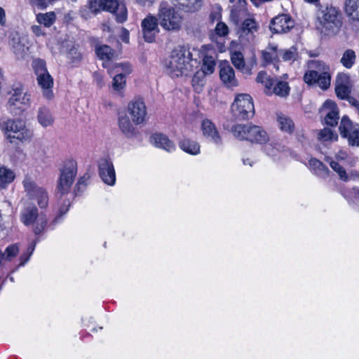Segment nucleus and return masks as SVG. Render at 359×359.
I'll list each match as a JSON object with an SVG mask.
<instances>
[{
    "label": "nucleus",
    "instance_id": "obj_36",
    "mask_svg": "<svg viewBox=\"0 0 359 359\" xmlns=\"http://www.w3.org/2000/svg\"><path fill=\"white\" fill-rule=\"evenodd\" d=\"M205 76L203 72H196L192 78V86L197 93H200L205 83Z\"/></svg>",
    "mask_w": 359,
    "mask_h": 359
},
{
    "label": "nucleus",
    "instance_id": "obj_46",
    "mask_svg": "<svg viewBox=\"0 0 359 359\" xmlns=\"http://www.w3.org/2000/svg\"><path fill=\"white\" fill-rule=\"evenodd\" d=\"M330 167L336 171L338 175H339L340 178L346 181L348 180V176L346 175V172L343 167H341L339 163L337 161H332L330 163Z\"/></svg>",
    "mask_w": 359,
    "mask_h": 359
},
{
    "label": "nucleus",
    "instance_id": "obj_12",
    "mask_svg": "<svg viewBox=\"0 0 359 359\" xmlns=\"http://www.w3.org/2000/svg\"><path fill=\"white\" fill-rule=\"evenodd\" d=\"M8 100L10 110L15 115L25 110L30 104V95L24 92L21 85L13 88Z\"/></svg>",
    "mask_w": 359,
    "mask_h": 359
},
{
    "label": "nucleus",
    "instance_id": "obj_6",
    "mask_svg": "<svg viewBox=\"0 0 359 359\" xmlns=\"http://www.w3.org/2000/svg\"><path fill=\"white\" fill-rule=\"evenodd\" d=\"M1 128L11 142H13V139L29 141L33 136V132L27 128L25 121L20 118L8 120L1 125Z\"/></svg>",
    "mask_w": 359,
    "mask_h": 359
},
{
    "label": "nucleus",
    "instance_id": "obj_3",
    "mask_svg": "<svg viewBox=\"0 0 359 359\" xmlns=\"http://www.w3.org/2000/svg\"><path fill=\"white\" fill-rule=\"evenodd\" d=\"M88 8L92 13H97L101 11L112 13L118 23L126 21L128 11L126 5L118 0H88Z\"/></svg>",
    "mask_w": 359,
    "mask_h": 359
},
{
    "label": "nucleus",
    "instance_id": "obj_50",
    "mask_svg": "<svg viewBox=\"0 0 359 359\" xmlns=\"http://www.w3.org/2000/svg\"><path fill=\"white\" fill-rule=\"evenodd\" d=\"M67 57L71 60L72 62H75L81 59V54L77 51L74 47H72L67 53Z\"/></svg>",
    "mask_w": 359,
    "mask_h": 359
},
{
    "label": "nucleus",
    "instance_id": "obj_22",
    "mask_svg": "<svg viewBox=\"0 0 359 359\" xmlns=\"http://www.w3.org/2000/svg\"><path fill=\"white\" fill-rule=\"evenodd\" d=\"M201 129L206 139L217 146L222 145V138L219 135L215 125L210 120H203L201 123Z\"/></svg>",
    "mask_w": 359,
    "mask_h": 359
},
{
    "label": "nucleus",
    "instance_id": "obj_2",
    "mask_svg": "<svg viewBox=\"0 0 359 359\" xmlns=\"http://www.w3.org/2000/svg\"><path fill=\"white\" fill-rule=\"evenodd\" d=\"M323 34L327 36L337 35L343 26V17L340 11L332 6L321 10L318 16Z\"/></svg>",
    "mask_w": 359,
    "mask_h": 359
},
{
    "label": "nucleus",
    "instance_id": "obj_62",
    "mask_svg": "<svg viewBox=\"0 0 359 359\" xmlns=\"http://www.w3.org/2000/svg\"><path fill=\"white\" fill-rule=\"evenodd\" d=\"M351 194L354 195L356 198L359 199V188H353L351 191Z\"/></svg>",
    "mask_w": 359,
    "mask_h": 359
},
{
    "label": "nucleus",
    "instance_id": "obj_29",
    "mask_svg": "<svg viewBox=\"0 0 359 359\" xmlns=\"http://www.w3.org/2000/svg\"><path fill=\"white\" fill-rule=\"evenodd\" d=\"M118 126L121 132L127 137H132L135 136L136 130L128 116H123L119 117Z\"/></svg>",
    "mask_w": 359,
    "mask_h": 359
},
{
    "label": "nucleus",
    "instance_id": "obj_31",
    "mask_svg": "<svg viewBox=\"0 0 359 359\" xmlns=\"http://www.w3.org/2000/svg\"><path fill=\"white\" fill-rule=\"evenodd\" d=\"M180 147L184 151L191 155H197L200 153V145L198 143L189 139L182 140L180 142Z\"/></svg>",
    "mask_w": 359,
    "mask_h": 359
},
{
    "label": "nucleus",
    "instance_id": "obj_4",
    "mask_svg": "<svg viewBox=\"0 0 359 359\" xmlns=\"http://www.w3.org/2000/svg\"><path fill=\"white\" fill-rule=\"evenodd\" d=\"M157 18L161 27L168 32H178L182 28V18L168 2H161Z\"/></svg>",
    "mask_w": 359,
    "mask_h": 359
},
{
    "label": "nucleus",
    "instance_id": "obj_32",
    "mask_svg": "<svg viewBox=\"0 0 359 359\" xmlns=\"http://www.w3.org/2000/svg\"><path fill=\"white\" fill-rule=\"evenodd\" d=\"M277 121L282 131L288 133H292L294 131V123L290 117L283 114H278Z\"/></svg>",
    "mask_w": 359,
    "mask_h": 359
},
{
    "label": "nucleus",
    "instance_id": "obj_24",
    "mask_svg": "<svg viewBox=\"0 0 359 359\" xmlns=\"http://www.w3.org/2000/svg\"><path fill=\"white\" fill-rule=\"evenodd\" d=\"M280 57V49L277 46L270 44L266 50L262 51V58L266 65L273 64L277 69Z\"/></svg>",
    "mask_w": 359,
    "mask_h": 359
},
{
    "label": "nucleus",
    "instance_id": "obj_47",
    "mask_svg": "<svg viewBox=\"0 0 359 359\" xmlns=\"http://www.w3.org/2000/svg\"><path fill=\"white\" fill-rule=\"evenodd\" d=\"M19 252V248L17 245L13 244L8 246L4 252L5 255L4 259L11 261Z\"/></svg>",
    "mask_w": 359,
    "mask_h": 359
},
{
    "label": "nucleus",
    "instance_id": "obj_57",
    "mask_svg": "<svg viewBox=\"0 0 359 359\" xmlns=\"http://www.w3.org/2000/svg\"><path fill=\"white\" fill-rule=\"evenodd\" d=\"M221 15L219 12H211L210 14V20L212 22L215 20H219L220 19Z\"/></svg>",
    "mask_w": 359,
    "mask_h": 359
},
{
    "label": "nucleus",
    "instance_id": "obj_60",
    "mask_svg": "<svg viewBox=\"0 0 359 359\" xmlns=\"http://www.w3.org/2000/svg\"><path fill=\"white\" fill-rule=\"evenodd\" d=\"M29 257L30 256H29L27 253L22 255L20 257L21 262L19 266H23L29 259Z\"/></svg>",
    "mask_w": 359,
    "mask_h": 359
},
{
    "label": "nucleus",
    "instance_id": "obj_39",
    "mask_svg": "<svg viewBox=\"0 0 359 359\" xmlns=\"http://www.w3.org/2000/svg\"><path fill=\"white\" fill-rule=\"evenodd\" d=\"M256 81L257 83H260L264 86L266 88L265 93L266 94L271 93V88L273 85V81L267 76L265 72H259L257 76Z\"/></svg>",
    "mask_w": 359,
    "mask_h": 359
},
{
    "label": "nucleus",
    "instance_id": "obj_33",
    "mask_svg": "<svg viewBox=\"0 0 359 359\" xmlns=\"http://www.w3.org/2000/svg\"><path fill=\"white\" fill-rule=\"evenodd\" d=\"M15 177L13 171L6 167L0 168V188L4 189L7 184L11 183Z\"/></svg>",
    "mask_w": 359,
    "mask_h": 359
},
{
    "label": "nucleus",
    "instance_id": "obj_20",
    "mask_svg": "<svg viewBox=\"0 0 359 359\" xmlns=\"http://www.w3.org/2000/svg\"><path fill=\"white\" fill-rule=\"evenodd\" d=\"M114 70L116 74L114 79L112 86L115 90L119 91L126 86V76L131 72L130 65L127 63L116 64Z\"/></svg>",
    "mask_w": 359,
    "mask_h": 359
},
{
    "label": "nucleus",
    "instance_id": "obj_41",
    "mask_svg": "<svg viewBox=\"0 0 359 359\" xmlns=\"http://www.w3.org/2000/svg\"><path fill=\"white\" fill-rule=\"evenodd\" d=\"M290 87L286 81H278L273 87V93L280 97H285L288 95Z\"/></svg>",
    "mask_w": 359,
    "mask_h": 359
},
{
    "label": "nucleus",
    "instance_id": "obj_37",
    "mask_svg": "<svg viewBox=\"0 0 359 359\" xmlns=\"http://www.w3.org/2000/svg\"><path fill=\"white\" fill-rule=\"evenodd\" d=\"M280 56L285 62H294L299 58L297 48L291 46L287 49H280Z\"/></svg>",
    "mask_w": 359,
    "mask_h": 359
},
{
    "label": "nucleus",
    "instance_id": "obj_54",
    "mask_svg": "<svg viewBox=\"0 0 359 359\" xmlns=\"http://www.w3.org/2000/svg\"><path fill=\"white\" fill-rule=\"evenodd\" d=\"M31 30L37 36H43L45 34L39 25H32L31 27Z\"/></svg>",
    "mask_w": 359,
    "mask_h": 359
},
{
    "label": "nucleus",
    "instance_id": "obj_28",
    "mask_svg": "<svg viewBox=\"0 0 359 359\" xmlns=\"http://www.w3.org/2000/svg\"><path fill=\"white\" fill-rule=\"evenodd\" d=\"M176 7L186 12H194L201 7V0H170Z\"/></svg>",
    "mask_w": 359,
    "mask_h": 359
},
{
    "label": "nucleus",
    "instance_id": "obj_18",
    "mask_svg": "<svg viewBox=\"0 0 359 359\" xmlns=\"http://www.w3.org/2000/svg\"><path fill=\"white\" fill-rule=\"evenodd\" d=\"M259 25L253 18H247L241 24L238 31L239 39L243 43L254 40L255 34L258 31Z\"/></svg>",
    "mask_w": 359,
    "mask_h": 359
},
{
    "label": "nucleus",
    "instance_id": "obj_48",
    "mask_svg": "<svg viewBox=\"0 0 359 359\" xmlns=\"http://www.w3.org/2000/svg\"><path fill=\"white\" fill-rule=\"evenodd\" d=\"M335 92L338 97L344 100L349 96L351 90L349 86H336Z\"/></svg>",
    "mask_w": 359,
    "mask_h": 359
},
{
    "label": "nucleus",
    "instance_id": "obj_7",
    "mask_svg": "<svg viewBox=\"0 0 359 359\" xmlns=\"http://www.w3.org/2000/svg\"><path fill=\"white\" fill-rule=\"evenodd\" d=\"M20 219L25 226H32L35 235L41 233L47 224L46 215L39 214L38 208L34 205H27L22 210Z\"/></svg>",
    "mask_w": 359,
    "mask_h": 359
},
{
    "label": "nucleus",
    "instance_id": "obj_17",
    "mask_svg": "<svg viewBox=\"0 0 359 359\" xmlns=\"http://www.w3.org/2000/svg\"><path fill=\"white\" fill-rule=\"evenodd\" d=\"M294 26V20L287 14L273 18L270 22V29L273 33L283 34L290 31Z\"/></svg>",
    "mask_w": 359,
    "mask_h": 359
},
{
    "label": "nucleus",
    "instance_id": "obj_51",
    "mask_svg": "<svg viewBox=\"0 0 359 359\" xmlns=\"http://www.w3.org/2000/svg\"><path fill=\"white\" fill-rule=\"evenodd\" d=\"M53 0H29V4L39 9H45Z\"/></svg>",
    "mask_w": 359,
    "mask_h": 359
},
{
    "label": "nucleus",
    "instance_id": "obj_44",
    "mask_svg": "<svg viewBox=\"0 0 359 359\" xmlns=\"http://www.w3.org/2000/svg\"><path fill=\"white\" fill-rule=\"evenodd\" d=\"M318 139L324 142L328 140H337L338 135L336 133H334L331 129L325 128L318 133Z\"/></svg>",
    "mask_w": 359,
    "mask_h": 359
},
{
    "label": "nucleus",
    "instance_id": "obj_9",
    "mask_svg": "<svg viewBox=\"0 0 359 359\" xmlns=\"http://www.w3.org/2000/svg\"><path fill=\"white\" fill-rule=\"evenodd\" d=\"M22 184L29 199L36 201L41 209L47 208L49 197L46 188L38 185L32 179L27 177L23 180Z\"/></svg>",
    "mask_w": 359,
    "mask_h": 359
},
{
    "label": "nucleus",
    "instance_id": "obj_49",
    "mask_svg": "<svg viewBox=\"0 0 359 359\" xmlns=\"http://www.w3.org/2000/svg\"><path fill=\"white\" fill-rule=\"evenodd\" d=\"M350 77L345 73H339L336 78V86H349Z\"/></svg>",
    "mask_w": 359,
    "mask_h": 359
},
{
    "label": "nucleus",
    "instance_id": "obj_42",
    "mask_svg": "<svg viewBox=\"0 0 359 359\" xmlns=\"http://www.w3.org/2000/svg\"><path fill=\"white\" fill-rule=\"evenodd\" d=\"M203 63L200 72H203L205 75L212 74L216 65L215 61L211 56H205L203 58Z\"/></svg>",
    "mask_w": 359,
    "mask_h": 359
},
{
    "label": "nucleus",
    "instance_id": "obj_61",
    "mask_svg": "<svg viewBox=\"0 0 359 359\" xmlns=\"http://www.w3.org/2000/svg\"><path fill=\"white\" fill-rule=\"evenodd\" d=\"M136 1L140 5L146 6L147 4H151L154 1V0H136Z\"/></svg>",
    "mask_w": 359,
    "mask_h": 359
},
{
    "label": "nucleus",
    "instance_id": "obj_19",
    "mask_svg": "<svg viewBox=\"0 0 359 359\" xmlns=\"http://www.w3.org/2000/svg\"><path fill=\"white\" fill-rule=\"evenodd\" d=\"M158 18L149 15L142 21V29L144 39L147 42H152L156 34L159 32Z\"/></svg>",
    "mask_w": 359,
    "mask_h": 359
},
{
    "label": "nucleus",
    "instance_id": "obj_35",
    "mask_svg": "<svg viewBox=\"0 0 359 359\" xmlns=\"http://www.w3.org/2000/svg\"><path fill=\"white\" fill-rule=\"evenodd\" d=\"M36 20L40 25L46 27H50L56 20V15L54 12H48L46 13H38L36 15Z\"/></svg>",
    "mask_w": 359,
    "mask_h": 359
},
{
    "label": "nucleus",
    "instance_id": "obj_27",
    "mask_svg": "<svg viewBox=\"0 0 359 359\" xmlns=\"http://www.w3.org/2000/svg\"><path fill=\"white\" fill-rule=\"evenodd\" d=\"M37 121L42 127L46 128L53 124L54 118L48 108L41 107L38 109Z\"/></svg>",
    "mask_w": 359,
    "mask_h": 359
},
{
    "label": "nucleus",
    "instance_id": "obj_56",
    "mask_svg": "<svg viewBox=\"0 0 359 359\" xmlns=\"http://www.w3.org/2000/svg\"><path fill=\"white\" fill-rule=\"evenodd\" d=\"M36 241H34V242H32V243H31L28 245L26 253H27L29 256H31V255H32L33 252L34 251L35 246H36Z\"/></svg>",
    "mask_w": 359,
    "mask_h": 359
},
{
    "label": "nucleus",
    "instance_id": "obj_13",
    "mask_svg": "<svg viewBox=\"0 0 359 359\" xmlns=\"http://www.w3.org/2000/svg\"><path fill=\"white\" fill-rule=\"evenodd\" d=\"M339 133L343 138L347 140L351 147H359V124L353 123L347 116L341 118L339 127Z\"/></svg>",
    "mask_w": 359,
    "mask_h": 359
},
{
    "label": "nucleus",
    "instance_id": "obj_23",
    "mask_svg": "<svg viewBox=\"0 0 359 359\" xmlns=\"http://www.w3.org/2000/svg\"><path fill=\"white\" fill-rule=\"evenodd\" d=\"M323 110L326 112L325 123L331 127L336 126L339 119L338 108L334 102L327 100L323 107Z\"/></svg>",
    "mask_w": 359,
    "mask_h": 359
},
{
    "label": "nucleus",
    "instance_id": "obj_45",
    "mask_svg": "<svg viewBox=\"0 0 359 359\" xmlns=\"http://www.w3.org/2000/svg\"><path fill=\"white\" fill-rule=\"evenodd\" d=\"M231 60L237 69L243 67L245 64L243 55L239 51H236L231 54Z\"/></svg>",
    "mask_w": 359,
    "mask_h": 359
},
{
    "label": "nucleus",
    "instance_id": "obj_59",
    "mask_svg": "<svg viewBox=\"0 0 359 359\" xmlns=\"http://www.w3.org/2000/svg\"><path fill=\"white\" fill-rule=\"evenodd\" d=\"M238 70H240L243 74H246L248 75L252 74V69L248 66L245 65V63L243 65V67L240 68Z\"/></svg>",
    "mask_w": 359,
    "mask_h": 359
},
{
    "label": "nucleus",
    "instance_id": "obj_16",
    "mask_svg": "<svg viewBox=\"0 0 359 359\" xmlns=\"http://www.w3.org/2000/svg\"><path fill=\"white\" fill-rule=\"evenodd\" d=\"M99 175L102 181L113 186L116 182V174L113 163L110 158H102L98 161Z\"/></svg>",
    "mask_w": 359,
    "mask_h": 359
},
{
    "label": "nucleus",
    "instance_id": "obj_25",
    "mask_svg": "<svg viewBox=\"0 0 359 359\" xmlns=\"http://www.w3.org/2000/svg\"><path fill=\"white\" fill-rule=\"evenodd\" d=\"M344 11L352 23L359 22V0H346Z\"/></svg>",
    "mask_w": 359,
    "mask_h": 359
},
{
    "label": "nucleus",
    "instance_id": "obj_10",
    "mask_svg": "<svg viewBox=\"0 0 359 359\" xmlns=\"http://www.w3.org/2000/svg\"><path fill=\"white\" fill-rule=\"evenodd\" d=\"M231 111L234 117L239 120L253 117L255 107L252 97L248 94L238 95L231 105Z\"/></svg>",
    "mask_w": 359,
    "mask_h": 359
},
{
    "label": "nucleus",
    "instance_id": "obj_11",
    "mask_svg": "<svg viewBox=\"0 0 359 359\" xmlns=\"http://www.w3.org/2000/svg\"><path fill=\"white\" fill-rule=\"evenodd\" d=\"M77 172L76 161L69 160L65 162L60 170V175L57 180V191L61 196L67 194L72 187Z\"/></svg>",
    "mask_w": 359,
    "mask_h": 359
},
{
    "label": "nucleus",
    "instance_id": "obj_52",
    "mask_svg": "<svg viewBox=\"0 0 359 359\" xmlns=\"http://www.w3.org/2000/svg\"><path fill=\"white\" fill-rule=\"evenodd\" d=\"M70 205L69 201H67L65 203L64 205L60 207L59 210V215L55 218L53 220V222L56 223L58 222L59 219L65 214L67 213V212L69 210V207Z\"/></svg>",
    "mask_w": 359,
    "mask_h": 359
},
{
    "label": "nucleus",
    "instance_id": "obj_58",
    "mask_svg": "<svg viewBox=\"0 0 359 359\" xmlns=\"http://www.w3.org/2000/svg\"><path fill=\"white\" fill-rule=\"evenodd\" d=\"M6 22V13L2 7H0V24L4 25Z\"/></svg>",
    "mask_w": 359,
    "mask_h": 359
},
{
    "label": "nucleus",
    "instance_id": "obj_30",
    "mask_svg": "<svg viewBox=\"0 0 359 359\" xmlns=\"http://www.w3.org/2000/svg\"><path fill=\"white\" fill-rule=\"evenodd\" d=\"M309 167L320 177L326 178L329 175V169L321 161L311 158L309 161Z\"/></svg>",
    "mask_w": 359,
    "mask_h": 359
},
{
    "label": "nucleus",
    "instance_id": "obj_1",
    "mask_svg": "<svg viewBox=\"0 0 359 359\" xmlns=\"http://www.w3.org/2000/svg\"><path fill=\"white\" fill-rule=\"evenodd\" d=\"M191 54L184 46H178L172 50L169 60L165 62L168 72L171 76L187 75L192 71Z\"/></svg>",
    "mask_w": 359,
    "mask_h": 359
},
{
    "label": "nucleus",
    "instance_id": "obj_38",
    "mask_svg": "<svg viewBox=\"0 0 359 359\" xmlns=\"http://www.w3.org/2000/svg\"><path fill=\"white\" fill-rule=\"evenodd\" d=\"M95 52L97 57L101 60H110L114 54L111 48L107 45L96 46Z\"/></svg>",
    "mask_w": 359,
    "mask_h": 359
},
{
    "label": "nucleus",
    "instance_id": "obj_64",
    "mask_svg": "<svg viewBox=\"0 0 359 359\" xmlns=\"http://www.w3.org/2000/svg\"><path fill=\"white\" fill-rule=\"evenodd\" d=\"M271 144H267L265 146L264 150L266 151V153L269 155H275V154L273 152L270 153L269 150L271 149Z\"/></svg>",
    "mask_w": 359,
    "mask_h": 359
},
{
    "label": "nucleus",
    "instance_id": "obj_63",
    "mask_svg": "<svg viewBox=\"0 0 359 359\" xmlns=\"http://www.w3.org/2000/svg\"><path fill=\"white\" fill-rule=\"evenodd\" d=\"M243 163L244 165H249L250 167L253 165V161L250 160L249 158H243Z\"/></svg>",
    "mask_w": 359,
    "mask_h": 359
},
{
    "label": "nucleus",
    "instance_id": "obj_55",
    "mask_svg": "<svg viewBox=\"0 0 359 359\" xmlns=\"http://www.w3.org/2000/svg\"><path fill=\"white\" fill-rule=\"evenodd\" d=\"M121 39L123 42L128 43L129 41V32L125 29L122 28Z\"/></svg>",
    "mask_w": 359,
    "mask_h": 359
},
{
    "label": "nucleus",
    "instance_id": "obj_8",
    "mask_svg": "<svg viewBox=\"0 0 359 359\" xmlns=\"http://www.w3.org/2000/svg\"><path fill=\"white\" fill-rule=\"evenodd\" d=\"M32 67L36 75V81L39 86L42 89L43 96L50 100L53 97V79L48 73L46 62L41 59H36L32 62Z\"/></svg>",
    "mask_w": 359,
    "mask_h": 359
},
{
    "label": "nucleus",
    "instance_id": "obj_26",
    "mask_svg": "<svg viewBox=\"0 0 359 359\" xmlns=\"http://www.w3.org/2000/svg\"><path fill=\"white\" fill-rule=\"evenodd\" d=\"M151 143L157 147L165 149L167 151H172L175 149V146L168 137L163 134H154L151 137Z\"/></svg>",
    "mask_w": 359,
    "mask_h": 359
},
{
    "label": "nucleus",
    "instance_id": "obj_43",
    "mask_svg": "<svg viewBox=\"0 0 359 359\" xmlns=\"http://www.w3.org/2000/svg\"><path fill=\"white\" fill-rule=\"evenodd\" d=\"M229 34V27L228 26L223 22H217L215 29L214 34H210V39L212 40H215V35L222 37L226 36Z\"/></svg>",
    "mask_w": 359,
    "mask_h": 359
},
{
    "label": "nucleus",
    "instance_id": "obj_53",
    "mask_svg": "<svg viewBox=\"0 0 359 359\" xmlns=\"http://www.w3.org/2000/svg\"><path fill=\"white\" fill-rule=\"evenodd\" d=\"M90 178V176L88 174L84 175L83 177H81L77 182L76 186H75V190L76 191H79V186H83V187H86V181Z\"/></svg>",
    "mask_w": 359,
    "mask_h": 359
},
{
    "label": "nucleus",
    "instance_id": "obj_14",
    "mask_svg": "<svg viewBox=\"0 0 359 359\" xmlns=\"http://www.w3.org/2000/svg\"><path fill=\"white\" fill-rule=\"evenodd\" d=\"M128 112L135 125L145 123L147 119V107L142 98H135L128 104Z\"/></svg>",
    "mask_w": 359,
    "mask_h": 359
},
{
    "label": "nucleus",
    "instance_id": "obj_21",
    "mask_svg": "<svg viewBox=\"0 0 359 359\" xmlns=\"http://www.w3.org/2000/svg\"><path fill=\"white\" fill-rule=\"evenodd\" d=\"M219 77L223 83L228 88L236 87L238 85L235 77L234 69L227 61H222L219 65Z\"/></svg>",
    "mask_w": 359,
    "mask_h": 359
},
{
    "label": "nucleus",
    "instance_id": "obj_34",
    "mask_svg": "<svg viewBox=\"0 0 359 359\" xmlns=\"http://www.w3.org/2000/svg\"><path fill=\"white\" fill-rule=\"evenodd\" d=\"M356 60V55L353 50H346L340 59V63L346 69H351L355 65Z\"/></svg>",
    "mask_w": 359,
    "mask_h": 359
},
{
    "label": "nucleus",
    "instance_id": "obj_15",
    "mask_svg": "<svg viewBox=\"0 0 359 359\" xmlns=\"http://www.w3.org/2000/svg\"><path fill=\"white\" fill-rule=\"evenodd\" d=\"M309 69L304 75V81L309 85H313L314 79L318 78V76L325 74V72H330V67L325 64L323 61L318 60H311L308 62Z\"/></svg>",
    "mask_w": 359,
    "mask_h": 359
},
{
    "label": "nucleus",
    "instance_id": "obj_40",
    "mask_svg": "<svg viewBox=\"0 0 359 359\" xmlns=\"http://www.w3.org/2000/svg\"><path fill=\"white\" fill-rule=\"evenodd\" d=\"M331 83V74L330 72H325L323 74L318 76V78L314 79L313 84L318 86L323 90H326L330 86Z\"/></svg>",
    "mask_w": 359,
    "mask_h": 359
},
{
    "label": "nucleus",
    "instance_id": "obj_5",
    "mask_svg": "<svg viewBox=\"0 0 359 359\" xmlns=\"http://www.w3.org/2000/svg\"><path fill=\"white\" fill-rule=\"evenodd\" d=\"M233 136L241 140L263 144L269 140L265 130L258 126L252 124H238L231 128Z\"/></svg>",
    "mask_w": 359,
    "mask_h": 359
}]
</instances>
